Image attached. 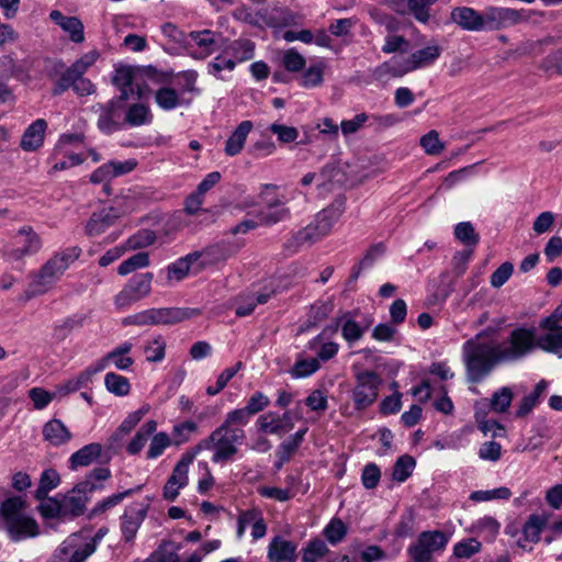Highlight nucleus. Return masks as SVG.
<instances>
[{
    "instance_id": "1",
    "label": "nucleus",
    "mask_w": 562,
    "mask_h": 562,
    "mask_svg": "<svg viewBox=\"0 0 562 562\" xmlns=\"http://www.w3.org/2000/svg\"><path fill=\"white\" fill-rule=\"evenodd\" d=\"M536 346V329L532 327L516 328L502 342L479 334L462 346L467 380L479 383L493 371L496 364L520 360Z\"/></svg>"
},
{
    "instance_id": "2",
    "label": "nucleus",
    "mask_w": 562,
    "mask_h": 562,
    "mask_svg": "<svg viewBox=\"0 0 562 562\" xmlns=\"http://www.w3.org/2000/svg\"><path fill=\"white\" fill-rule=\"evenodd\" d=\"M244 427L226 414L224 422L192 450H198V453L201 450L211 451V461L215 464L232 462L246 440Z\"/></svg>"
},
{
    "instance_id": "3",
    "label": "nucleus",
    "mask_w": 562,
    "mask_h": 562,
    "mask_svg": "<svg viewBox=\"0 0 562 562\" xmlns=\"http://www.w3.org/2000/svg\"><path fill=\"white\" fill-rule=\"evenodd\" d=\"M0 517L3 528L13 541H22L40 535L36 520L29 515L26 502L21 496H12L2 502Z\"/></svg>"
},
{
    "instance_id": "4",
    "label": "nucleus",
    "mask_w": 562,
    "mask_h": 562,
    "mask_svg": "<svg viewBox=\"0 0 562 562\" xmlns=\"http://www.w3.org/2000/svg\"><path fill=\"white\" fill-rule=\"evenodd\" d=\"M81 248L72 246L56 252L34 276L29 296L48 292L60 280L66 270L80 257Z\"/></svg>"
},
{
    "instance_id": "5",
    "label": "nucleus",
    "mask_w": 562,
    "mask_h": 562,
    "mask_svg": "<svg viewBox=\"0 0 562 562\" xmlns=\"http://www.w3.org/2000/svg\"><path fill=\"white\" fill-rule=\"evenodd\" d=\"M441 47L436 41H431L422 49L412 53L407 57L395 56L383 63L375 70L381 78L384 76L402 77L417 69L431 66L441 55Z\"/></svg>"
},
{
    "instance_id": "6",
    "label": "nucleus",
    "mask_w": 562,
    "mask_h": 562,
    "mask_svg": "<svg viewBox=\"0 0 562 562\" xmlns=\"http://www.w3.org/2000/svg\"><path fill=\"white\" fill-rule=\"evenodd\" d=\"M344 212V202L336 201L328 207L322 210L315 221L300 229L292 239L296 247L312 245L326 236Z\"/></svg>"
},
{
    "instance_id": "7",
    "label": "nucleus",
    "mask_w": 562,
    "mask_h": 562,
    "mask_svg": "<svg viewBox=\"0 0 562 562\" xmlns=\"http://www.w3.org/2000/svg\"><path fill=\"white\" fill-rule=\"evenodd\" d=\"M198 315L200 311L190 307L148 308L134 314V324L138 326L175 325Z\"/></svg>"
},
{
    "instance_id": "8",
    "label": "nucleus",
    "mask_w": 562,
    "mask_h": 562,
    "mask_svg": "<svg viewBox=\"0 0 562 562\" xmlns=\"http://www.w3.org/2000/svg\"><path fill=\"white\" fill-rule=\"evenodd\" d=\"M94 553L93 543L82 531L69 535L54 551L49 562H86Z\"/></svg>"
},
{
    "instance_id": "9",
    "label": "nucleus",
    "mask_w": 562,
    "mask_h": 562,
    "mask_svg": "<svg viewBox=\"0 0 562 562\" xmlns=\"http://www.w3.org/2000/svg\"><path fill=\"white\" fill-rule=\"evenodd\" d=\"M380 384L381 379L373 371H362L356 374L352 401L357 411H363L376 401Z\"/></svg>"
},
{
    "instance_id": "10",
    "label": "nucleus",
    "mask_w": 562,
    "mask_h": 562,
    "mask_svg": "<svg viewBox=\"0 0 562 562\" xmlns=\"http://www.w3.org/2000/svg\"><path fill=\"white\" fill-rule=\"evenodd\" d=\"M153 273H139L131 278L123 289L115 295L114 304L117 308H126L145 299L151 291Z\"/></svg>"
},
{
    "instance_id": "11",
    "label": "nucleus",
    "mask_w": 562,
    "mask_h": 562,
    "mask_svg": "<svg viewBox=\"0 0 562 562\" xmlns=\"http://www.w3.org/2000/svg\"><path fill=\"white\" fill-rule=\"evenodd\" d=\"M196 456L198 450H189L181 456L164 486L162 495L165 499L173 502L180 490L189 484V468Z\"/></svg>"
},
{
    "instance_id": "12",
    "label": "nucleus",
    "mask_w": 562,
    "mask_h": 562,
    "mask_svg": "<svg viewBox=\"0 0 562 562\" xmlns=\"http://www.w3.org/2000/svg\"><path fill=\"white\" fill-rule=\"evenodd\" d=\"M122 99H112L106 103H97L91 111L99 115L97 126L104 134H112L123 126L124 106Z\"/></svg>"
},
{
    "instance_id": "13",
    "label": "nucleus",
    "mask_w": 562,
    "mask_h": 562,
    "mask_svg": "<svg viewBox=\"0 0 562 562\" xmlns=\"http://www.w3.org/2000/svg\"><path fill=\"white\" fill-rule=\"evenodd\" d=\"M40 236L31 226H23L13 236L11 245L4 248V255L12 260H20L41 249Z\"/></svg>"
},
{
    "instance_id": "14",
    "label": "nucleus",
    "mask_w": 562,
    "mask_h": 562,
    "mask_svg": "<svg viewBox=\"0 0 562 562\" xmlns=\"http://www.w3.org/2000/svg\"><path fill=\"white\" fill-rule=\"evenodd\" d=\"M531 11L526 9L490 7L484 11L485 27L501 30L528 22Z\"/></svg>"
},
{
    "instance_id": "15",
    "label": "nucleus",
    "mask_w": 562,
    "mask_h": 562,
    "mask_svg": "<svg viewBox=\"0 0 562 562\" xmlns=\"http://www.w3.org/2000/svg\"><path fill=\"white\" fill-rule=\"evenodd\" d=\"M144 75L145 72L136 67H117L114 71L113 83L121 91L119 99L125 101L134 94H137L138 98H143L145 91L143 90L140 82L144 79Z\"/></svg>"
},
{
    "instance_id": "16",
    "label": "nucleus",
    "mask_w": 562,
    "mask_h": 562,
    "mask_svg": "<svg viewBox=\"0 0 562 562\" xmlns=\"http://www.w3.org/2000/svg\"><path fill=\"white\" fill-rule=\"evenodd\" d=\"M448 542L441 531H425L420 533L415 544L411 546L408 552L415 562H429L435 552L442 550Z\"/></svg>"
},
{
    "instance_id": "17",
    "label": "nucleus",
    "mask_w": 562,
    "mask_h": 562,
    "mask_svg": "<svg viewBox=\"0 0 562 562\" xmlns=\"http://www.w3.org/2000/svg\"><path fill=\"white\" fill-rule=\"evenodd\" d=\"M99 488H101V485L90 480L78 483L61 501L66 517H77L83 514L89 501V495Z\"/></svg>"
},
{
    "instance_id": "18",
    "label": "nucleus",
    "mask_w": 562,
    "mask_h": 562,
    "mask_svg": "<svg viewBox=\"0 0 562 562\" xmlns=\"http://www.w3.org/2000/svg\"><path fill=\"white\" fill-rule=\"evenodd\" d=\"M147 508L148 505L145 503H132L125 508L124 514L121 516V532L126 542L135 538L147 515Z\"/></svg>"
},
{
    "instance_id": "19",
    "label": "nucleus",
    "mask_w": 562,
    "mask_h": 562,
    "mask_svg": "<svg viewBox=\"0 0 562 562\" xmlns=\"http://www.w3.org/2000/svg\"><path fill=\"white\" fill-rule=\"evenodd\" d=\"M218 37L220 35L211 30L190 32L188 45L191 49V56L204 59L213 54L217 48Z\"/></svg>"
},
{
    "instance_id": "20",
    "label": "nucleus",
    "mask_w": 562,
    "mask_h": 562,
    "mask_svg": "<svg viewBox=\"0 0 562 562\" xmlns=\"http://www.w3.org/2000/svg\"><path fill=\"white\" fill-rule=\"evenodd\" d=\"M257 426L261 432L283 436L293 428L294 423L290 412H285L282 415L269 412L257 419Z\"/></svg>"
},
{
    "instance_id": "21",
    "label": "nucleus",
    "mask_w": 562,
    "mask_h": 562,
    "mask_svg": "<svg viewBox=\"0 0 562 562\" xmlns=\"http://www.w3.org/2000/svg\"><path fill=\"white\" fill-rule=\"evenodd\" d=\"M289 216V209H279L274 212H259L256 218H248L241 221L239 224L232 228L233 234H245L260 225H273Z\"/></svg>"
},
{
    "instance_id": "22",
    "label": "nucleus",
    "mask_w": 562,
    "mask_h": 562,
    "mask_svg": "<svg viewBox=\"0 0 562 562\" xmlns=\"http://www.w3.org/2000/svg\"><path fill=\"white\" fill-rule=\"evenodd\" d=\"M269 404L270 400L267 395L262 392H256L250 396L245 407L233 409L227 414L237 422V425L246 426L251 416L262 412Z\"/></svg>"
},
{
    "instance_id": "23",
    "label": "nucleus",
    "mask_w": 562,
    "mask_h": 562,
    "mask_svg": "<svg viewBox=\"0 0 562 562\" xmlns=\"http://www.w3.org/2000/svg\"><path fill=\"white\" fill-rule=\"evenodd\" d=\"M296 549L295 542L276 536L268 546L267 555L271 562H295L297 558Z\"/></svg>"
},
{
    "instance_id": "24",
    "label": "nucleus",
    "mask_w": 562,
    "mask_h": 562,
    "mask_svg": "<svg viewBox=\"0 0 562 562\" xmlns=\"http://www.w3.org/2000/svg\"><path fill=\"white\" fill-rule=\"evenodd\" d=\"M450 18L453 23L467 31H480L485 29L484 13L480 14L472 8L458 7L451 11Z\"/></svg>"
},
{
    "instance_id": "25",
    "label": "nucleus",
    "mask_w": 562,
    "mask_h": 562,
    "mask_svg": "<svg viewBox=\"0 0 562 562\" xmlns=\"http://www.w3.org/2000/svg\"><path fill=\"white\" fill-rule=\"evenodd\" d=\"M120 217V212L115 207H104L94 212L86 225L88 236H98L111 227Z\"/></svg>"
},
{
    "instance_id": "26",
    "label": "nucleus",
    "mask_w": 562,
    "mask_h": 562,
    "mask_svg": "<svg viewBox=\"0 0 562 562\" xmlns=\"http://www.w3.org/2000/svg\"><path fill=\"white\" fill-rule=\"evenodd\" d=\"M48 77L54 82L52 93L54 95H60L68 89H72L75 79L78 78L77 74L72 71V68L69 66L65 68L64 64L57 63L49 70Z\"/></svg>"
},
{
    "instance_id": "27",
    "label": "nucleus",
    "mask_w": 562,
    "mask_h": 562,
    "mask_svg": "<svg viewBox=\"0 0 562 562\" xmlns=\"http://www.w3.org/2000/svg\"><path fill=\"white\" fill-rule=\"evenodd\" d=\"M339 324L341 336L349 346L358 342L370 326V323L360 324L357 322L350 312H346L339 316Z\"/></svg>"
},
{
    "instance_id": "28",
    "label": "nucleus",
    "mask_w": 562,
    "mask_h": 562,
    "mask_svg": "<svg viewBox=\"0 0 562 562\" xmlns=\"http://www.w3.org/2000/svg\"><path fill=\"white\" fill-rule=\"evenodd\" d=\"M267 23L272 27L295 26L302 23L303 16L288 8L276 7L267 11Z\"/></svg>"
},
{
    "instance_id": "29",
    "label": "nucleus",
    "mask_w": 562,
    "mask_h": 562,
    "mask_svg": "<svg viewBox=\"0 0 562 562\" xmlns=\"http://www.w3.org/2000/svg\"><path fill=\"white\" fill-rule=\"evenodd\" d=\"M47 123L43 119L34 121L24 132L21 139V147L25 151H34L38 149L45 137Z\"/></svg>"
},
{
    "instance_id": "30",
    "label": "nucleus",
    "mask_w": 562,
    "mask_h": 562,
    "mask_svg": "<svg viewBox=\"0 0 562 562\" xmlns=\"http://www.w3.org/2000/svg\"><path fill=\"white\" fill-rule=\"evenodd\" d=\"M43 436L52 446L59 447L69 442L71 432L60 419H52L43 427Z\"/></svg>"
},
{
    "instance_id": "31",
    "label": "nucleus",
    "mask_w": 562,
    "mask_h": 562,
    "mask_svg": "<svg viewBox=\"0 0 562 562\" xmlns=\"http://www.w3.org/2000/svg\"><path fill=\"white\" fill-rule=\"evenodd\" d=\"M252 130V123L251 121H243L240 122L235 131L231 134L228 139L226 140L224 151L227 156H236L238 155L241 149L244 148V145L246 143V139L249 135V133Z\"/></svg>"
},
{
    "instance_id": "32",
    "label": "nucleus",
    "mask_w": 562,
    "mask_h": 562,
    "mask_svg": "<svg viewBox=\"0 0 562 562\" xmlns=\"http://www.w3.org/2000/svg\"><path fill=\"white\" fill-rule=\"evenodd\" d=\"M200 257L201 254L199 251H194L169 263L166 268L168 281L178 282L183 280L188 276L192 263L198 261Z\"/></svg>"
},
{
    "instance_id": "33",
    "label": "nucleus",
    "mask_w": 562,
    "mask_h": 562,
    "mask_svg": "<svg viewBox=\"0 0 562 562\" xmlns=\"http://www.w3.org/2000/svg\"><path fill=\"white\" fill-rule=\"evenodd\" d=\"M102 452V446L93 442L83 446L78 451L74 452L69 459L70 469L77 470L78 468L89 467L97 460Z\"/></svg>"
},
{
    "instance_id": "34",
    "label": "nucleus",
    "mask_w": 562,
    "mask_h": 562,
    "mask_svg": "<svg viewBox=\"0 0 562 562\" xmlns=\"http://www.w3.org/2000/svg\"><path fill=\"white\" fill-rule=\"evenodd\" d=\"M549 517L547 515H530L522 526V541L537 543L540 540V535L548 524Z\"/></svg>"
},
{
    "instance_id": "35",
    "label": "nucleus",
    "mask_w": 562,
    "mask_h": 562,
    "mask_svg": "<svg viewBox=\"0 0 562 562\" xmlns=\"http://www.w3.org/2000/svg\"><path fill=\"white\" fill-rule=\"evenodd\" d=\"M513 396V391L508 386H503L492 395L488 402L483 400L476 406L482 407L484 411L490 408L495 413H505L510 406Z\"/></svg>"
},
{
    "instance_id": "36",
    "label": "nucleus",
    "mask_w": 562,
    "mask_h": 562,
    "mask_svg": "<svg viewBox=\"0 0 562 562\" xmlns=\"http://www.w3.org/2000/svg\"><path fill=\"white\" fill-rule=\"evenodd\" d=\"M133 347V342L126 340L113 348L110 352H108V359L111 360V364L121 371L130 370V368L134 364V359L128 356Z\"/></svg>"
},
{
    "instance_id": "37",
    "label": "nucleus",
    "mask_w": 562,
    "mask_h": 562,
    "mask_svg": "<svg viewBox=\"0 0 562 562\" xmlns=\"http://www.w3.org/2000/svg\"><path fill=\"white\" fill-rule=\"evenodd\" d=\"M258 196L267 207L266 212H274L279 209H286L285 204L288 200L283 194L278 193V187L276 184H262Z\"/></svg>"
},
{
    "instance_id": "38",
    "label": "nucleus",
    "mask_w": 562,
    "mask_h": 562,
    "mask_svg": "<svg viewBox=\"0 0 562 562\" xmlns=\"http://www.w3.org/2000/svg\"><path fill=\"white\" fill-rule=\"evenodd\" d=\"M156 429L157 423L153 419L147 420L144 425H142L130 443L126 446V451L132 456L138 454L147 443L149 437L154 435Z\"/></svg>"
},
{
    "instance_id": "39",
    "label": "nucleus",
    "mask_w": 562,
    "mask_h": 562,
    "mask_svg": "<svg viewBox=\"0 0 562 562\" xmlns=\"http://www.w3.org/2000/svg\"><path fill=\"white\" fill-rule=\"evenodd\" d=\"M501 524L492 516H484L474 521L471 532L486 541H493L499 532Z\"/></svg>"
},
{
    "instance_id": "40",
    "label": "nucleus",
    "mask_w": 562,
    "mask_h": 562,
    "mask_svg": "<svg viewBox=\"0 0 562 562\" xmlns=\"http://www.w3.org/2000/svg\"><path fill=\"white\" fill-rule=\"evenodd\" d=\"M307 348L316 352L318 361H328L338 353L339 345L333 341L325 342L322 333L308 341Z\"/></svg>"
},
{
    "instance_id": "41",
    "label": "nucleus",
    "mask_w": 562,
    "mask_h": 562,
    "mask_svg": "<svg viewBox=\"0 0 562 562\" xmlns=\"http://www.w3.org/2000/svg\"><path fill=\"white\" fill-rule=\"evenodd\" d=\"M153 121V115L147 105L142 103H135L125 111L123 123H127L131 126H140L149 124Z\"/></svg>"
},
{
    "instance_id": "42",
    "label": "nucleus",
    "mask_w": 562,
    "mask_h": 562,
    "mask_svg": "<svg viewBox=\"0 0 562 562\" xmlns=\"http://www.w3.org/2000/svg\"><path fill=\"white\" fill-rule=\"evenodd\" d=\"M306 432L307 427H304L281 442L277 451V458L281 460V463H285L291 459L292 454L302 443Z\"/></svg>"
},
{
    "instance_id": "43",
    "label": "nucleus",
    "mask_w": 562,
    "mask_h": 562,
    "mask_svg": "<svg viewBox=\"0 0 562 562\" xmlns=\"http://www.w3.org/2000/svg\"><path fill=\"white\" fill-rule=\"evenodd\" d=\"M60 483L59 474L54 469H46L42 472L40 483L34 492V497L43 501L47 497L48 493L56 488Z\"/></svg>"
},
{
    "instance_id": "44",
    "label": "nucleus",
    "mask_w": 562,
    "mask_h": 562,
    "mask_svg": "<svg viewBox=\"0 0 562 562\" xmlns=\"http://www.w3.org/2000/svg\"><path fill=\"white\" fill-rule=\"evenodd\" d=\"M254 53L255 44L247 38L234 41L227 49V54L235 60V64L251 59Z\"/></svg>"
},
{
    "instance_id": "45",
    "label": "nucleus",
    "mask_w": 562,
    "mask_h": 562,
    "mask_svg": "<svg viewBox=\"0 0 562 562\" xmlns=\"http://www.w3.org/2000/svg\"><path fill=\"white\" fill-rule=\"evenodd\" d=\"M325 68H326V65L322 60L311 65L303 72L301 80H300V85L306 89L319 87L324 81Z\"/></svg>"
},
{
    "instance_id": "46",
    "label": "nucleus",
    "mask_w": 562,
    "mask_h": 562,
    "mask_svg": "<svg viewBox=\"0 0 562 562\" xmlns=\"http://www.w3.org/2000/svg\"><path fill=\"white\" fill-rule=\"evenodd\" d=\"M157 235L151 229H139L130 236L123 244L125 250H137L153 245Z\"/></svg>"
},
{
    "instance_id": "47",
    "label": "nucleus",
    "mask_w": 562,
    "mask_h": 562,
    "mask_svg": "<svg viewBox=\"0 0 562 562\" xmlns=\"http://www.w3.org/2000/svg\"><path fill=\"white\" fill-rule=\"evenodd\" d=\"M104 385L110 393L116 396H125L131 392L128 379L115 372H108L104 375Z\"/></svg>"
},
{
    "instance_id": "48",
    "label": "nucleus",
    "mask_w": 562,
    "mask_h": 562,
    "mask_svg": "<svg viewBox=\"0 0 562 562\" xmlns=\"http://www.w3.org/2000/svg\"><path fill=\"white\" fill-rule=\"evenodd\" d=\"M180 100L179 93L170 87H162L158 89L155 94L156 103L165 111H170L179 106Z\"/></svg>"
},
{
    "instance_id": "49",
    "label": "nucleus",
    "mask_w": 562,
    "mask_h": 562,
    "mask_svg": "<svg viewBox=\"0 0 562 562\" xmlns=\"http://www.w3.org/2000/svg\"><path fill=\"white\" fill-rule=\"evenodd\" d=\"M149 266V256L147 252L140 251L125 259L117 268L120 276H127L137 269Z\"/></svg>"
},
{
    "instance_id": "50",
    "label": "nucleus",
    "mask_w": 562,
    "mask_h": 562,
    "mask_svg": "<svg viewBox=\"0 0 562 562\" xmlns=\"http://www.w3.org/2000/svg\"><path fill=\"white\" fill-rule=\"evenodd\" d=\"M166 340L162 336H156L144 346V352L148 362H160L166 355Z\"/></svg>"
},
{
    "instance_id": "51",
    "label": "nucleus",
    "mask_w": 562,
    "mask_h": 562,
    "mask_svg": "<svg viewBox=\"0 0 562 562\" xmlns=\"http://www.w3.org/2000/svg\"><path fill=\"white\" fill-rule=\"evenodd\" d=\"M202 266L216 265L227 260L232 256V251L223 245H214L200 252Z\"/></svg>"
},
{
    "instance_id": "52",
    "label": "nucleus",
    "mask_w": 562,
    "mask_h": 562,
    "mask_svg": "<svg viewBox=\"0 0 562 562\" xmlns=\"http://www.w3.org/2000/svg\"><path fill=\"white\" fill-rule=\"evenodd\" d=\"M437 0H406L407 12L420 23H427L430 14L429 9Z\"/></svg>"
},
{
    "instance_id": "53",
    "label": "nucleus",
    "mask_w": 562,
    "mask_h": 562,
    "mask_svg": "<svg viewBox=\"0 0 562 562\" xmlns=\"http://www.w3.org/2000/svg\"><path fill=\"white\" fill-rule=\"evenodd\" d=\"M281 64L285 70L290 72H299L304 69L306 60L295 48H289L283 52Z\"/></svg>"
},
{
    "instance_id": "54",
    "label": "nucleus",
    "mask_w": 562,
    "mask_h": 562,
    "mask_svg": "<svg viewBox=\"0 0 562 562\" xmlns=\"http://www.w3.org/2000/svg\"><path fill=\"white\" fill-rule=\"evenodd\" d=\"M456 238L467 246L477 245L480 238L474 226L470 222H461L454 227Z\"/></svg>"
},
{
    "instance_id": "55",
    "label": "nucleus",
    "mask_w": 562,
    "mask_h": 562,
    "mask_svg": "<svg viewBox=\"0 0 562 562\" xmlns=\"http://www.w3.org/2000/svg\"><path fill=\"white\" fill-rule=\"evenodd\" d=\"M153 438L146 453L147 459H156L171 445V439L166 432H157L151 435Z\"/></svg>"
},
{
    "instance_id": "56",
    "label": "nucleus",
    "mask_w": 562,
    "mask_h": 562,
    "mask_svg": "<svg viewBox=\"0 0 562 562\" xmlns=\"http://www.w3.org/2000/svg\"><path fill=\"white\" fill-rule=\"evenodd\" d=\"M512 492L508 487L502 486L488 491H474L470 494V499L473 502H488L492 499H508Z\"/></svg>"
},
{
    "instance_id": "57",
    "label": "nucleus",
    "mask_w": 562,
    "mask_h": 562,
    "mask_svg": "<svg viewBox=\"0 0 562 562\" xmlns=\"http://www.w3.org/2000/svg\"><path fill=\"white\" fill-rule=\"evenodd\" d=\"M415 468V460L409 456L400 457L393 467V479L397 482L406 481Z\"/></svg>"
},
{
    "instance_id": "58",
    "label": "nucleus",
    "mask_w": 562,
    "mask_h": 562,
    "mask_svg": "<svg viewBox=\"0 0 562 562\" xmlns=\"http://www.w3.org/2000/svg\"><path fill=\"white\" fill-rule=\"evenodd\" d=\"M140 487H137L136 490H126L124 492H121V493H116V494H113L111 496H108L106 498H104L103 501L99 502L92 509L91 512V515L92 516H95V515H99V514H102L113 507H115L116 505H119L125 497L130 496L133 494L134 491H138Z\"/></svg>"
},
{
    "instance_id": "59",
    "label": "nucleus",
    "mask_w": 562,
    "mask_h": 562,
    "mask_svg": "<svg viewBox=\"0 0 562 562\" xmlns=\"http://www.w3.org/2000/svg\"><path fill=\"white\" fill-rule=\"evenodd\" d=\"M321 368L317 358H301L292 368V375L294 378H307L315 373Z\"/></svg>"
},
{
    "instance_id": "60",
    "label": "nucleus",
    "mask_w": 562,
    "mask_h": 562,
    "mask_svg": "<svg viewBox=\"0 0 562 562\" xmlns=\"http://www.w3.org/2000/svg\"><path fill=\"white\" fill-rule=\"evenodd\" d=\"M537 346L546 351L558 352L562 350V331L546 333L536 336Z\"/></svg>"
},
{
    "instance_id": "61",
    "label": "nucleus",
    "mask_w": 562,
    "mask_h": 562,
    "mask_svg": "<svg viewBox=\"0 0 562 562\" xmlns=\"http://www.w3.org/2000/svg\"><path fill=\"white\" fill-rule=\"evenodd\" d=\"M346 533V525L338 518H333L324 529V536L331 544L339 543Z\"/></svg>"
},
{
    "instance_id": "62",
    "label": "nucleus",
    "mask_w": 562,
    "mask_h": 562,
    "mask_svg": "<svg viewBox=\"0 0 562 562\" xmlns=\"http://www.w3.org/2000/svg\"><path fill=\"white\" fill-rule=\"evenodd\" d=\"M420 146L428 155H438L445 149L437 131L431 130L420 138Z\"/></svg>"
},
{
    "instance_id": "63",
    "label": "nucleus",
    "mask_w": 562,
    "mask_h": 562,
    "mask_svg": "<svg viewBox=\"0 0 562 562\" xmlns=\"http://www.w3.org/2000/svg\"><path fill=\"white\" fill-rule=\"evenodd\" d=\"M481 550V543L474 539L470 538L463 541H460L454 544L453 553L457 558L460 559H470L472 555L477 553Z\"/></svg>"
},
{
    "instance_id": "64",
    "label": "nucleus",
    "mask_w": 562,
    "mask_h": 562,
    "mask_svg": "<svg viewBox=\"0 0 562 562\" xmlns=\"http://www.w3.org/2000/svg\"><path fill=\"white\" fill-rule=\"evenodd\" d=\"M269 131L277 135L278 140L282 144L295 142L299 136V131L295 127L279 123L271 124Z\"/></svg>"
}]
</instances>
